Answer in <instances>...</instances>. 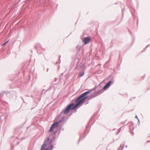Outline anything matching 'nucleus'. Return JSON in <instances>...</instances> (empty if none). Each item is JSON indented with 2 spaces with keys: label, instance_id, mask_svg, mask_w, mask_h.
<instances>
[{
  "label": "nucleus",
  "instance_id": "nucleus-1",
  "mask_svg": "<svg viewBox=\"0 0 150 150\" xmlns=\"http://www.w3.org/2000/svg\"><path fill=\"white\" fill-rule=\"evenodd\" d=\"M90 92V91H86L80 95L76 100L75 102L76 103L74 105V103H71L67 107L70 110H73L77 108L86 99V96Z\"/></svg>",
  "mask_w": 150,
  "mask_h": 150
},
{
  "label": "nucleus",
  "instance_id": "nucleus-2",
  "mask_svg": "<svg viewBox=\"0 0 150 150\" xmlns=\"http://www.w3.org/2000/svg\"><path fill=\"white\" fill-rule=\"evenodd\" d=\"M53 148L52 146L49 142H45L44 144L42 146L40 150H51Z\"/></svg>",
  "mask_w": 150,
  "mask_h": 150
},
{
  "label": "nucleus",
  "instance_id": "nucleus-3",
  "mask_svg": "<svg viewBox=\"0 0 150 150\" xmlns=\"http://www.w3.org/2000/svg\"><path fill=\"white\" fill-rule=\"evenodd\" d=\"M59 122H56L53 123L50 129L49 130V132H52L53 131V129L57 127L58 126Z\"/></svg>",
  "mask_w": 150,
  "mask_h": 150
},
{
  "label": "nucleus",
  "instance_id": "nucleus-4",
  "mask_svg": "<svg viewBox=\"0 0 150 150\" xmlns=\"http://www.w3.org/2000/svg\"><path fill=\"white\" fill-rule=\"evenodd\" d=\"M90 41L91 39L88 37L85 38L83 40L85 44H88Z\"/></svg>",
  "mask_w": 150,
  "mask_h": 150
},
{
  "label": "nucleus",
  "instance_id": "nucleus-5",
  "mask_svg": "<svg viewBox=\"0 0 150 150\" xmlns=\"http://www.w3.org/2000/svg\"><path fill=\"white\" fill-rule=\"evenodd\" d=\"M112 83L111 81H109L106 85L104 86L103 88V89L105 90L108 88L111 85Z\"/></svg>",
  "mask_w": 150,
  "mask_h": 150
},
{
  "label": "nucleus",
  "instance_id": "nucleus-6",
  "mask_svg": "<svg viewBox=\"0 0 150 150\" xmlns=\"http://www.w3.org/2000/svg\"><path fill=\"white\" fill-rule=\"evenodd\" d=\"M70 110L69 108L67 107L64 110V112L65 114H67L69 112Z\"/></svg>",
  "mask_w": 150,
  "mask_h": 150
},
{
  "label": "nucleus",
  "instance_id": "nucleus-7",
  "mask_svg": "<svg viewBox=\"0 0 150 150\" xmlns=\"http://www.w3.org/2000/svg\"><path fill=\"white\" fill-rule=\"evenodd\" d=\"M84 74V72L81 73H80L79 75V77H81Z\"/></svg>",
  "mask_w": 150,
  "mask_h": 150
},
{
  "label": "nucleus",
  "instance_id": "nucleus-8",
  "mask_svg": "<svg viewBox=\"0 0 150 150\" xmlns=\"http://www.w3.org/2000/svg\"><path fill=\"white\" fill-rule=\"evenodd\" d=\"M8 41H7L6 42H5L4 44H3L2 45V46H4V45H6V44L8 43Z\"/></svg>",
  "mask_w": 150,
  "mask_h": 150
},
{
  "label": "nucleus",
  "instance_id": "nucleus-9",
  "mask_svg": "<svg viewBox=\"0 0 150 150\" xmlns=\"http://www.w3.org/2000/svg\"><path fill=\"white\" fill-rule=\"evenodd\" d=\"M47 140L48 141H49V138H48L47 139Z\"/></svg>",
  "mask_w": 150,
  "mask_h": 150
},
{
  "label": "nucleus",
  "instance_id": "nucleus-10",
  "mask_svg": "<svg viewBox=\"0 0 150 150\" xmlns=\"http://www.w3.org/2000/svg\"><path fill=\"white\" fill-rule=\"evenodd\" d=\"M100 91H99V92H97V93H100Z\"/></svg>",
  "mask_w": 150,
  "mask_h": 150
}]
</instances>
